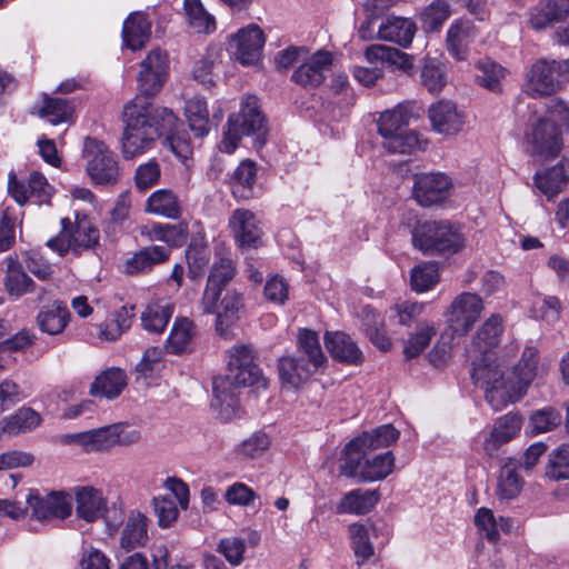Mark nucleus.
Listing matches in <instances>:
<instances>
[{"label": "nucleus", "mask_w": 569, "mask_h": 569, "mask_svg": "<svg viewBox=\"0 0 569 569\" xmlns=\"http://www.w3.org/2000/svg\"><path fill=\"white\" fill-rule=\"evenodd\" d=\"M123 132L121 152L124 159H133L149 151L162 136L179 157L190 152L189 143L173 136L178 118L171 110L152 104L148 98L137 96L127 103L122 112Z\"/></svg>", "instance_id": "obj_1"}, {"label": "nucleus", "mask_w": 569, "mask_h": 569, "mask_svg": "<svg viewBox=\"0 0 569 569\" xmlns=\"http://www.w3.org/2000/svg\"><path fill=\"white\" fill-rule=\"evenodd\" d=\"M234 273L231 260L221 259L214 263L200 300L202 312L216 316V331L222 337L228 336L229 329L239 320L240 311L244 307L242 293L229 287Z\"/></svg>", "instance_id": "obj_2"}, {"label": "nucleus", "mask_w": 569, "mask_h": 569, "mask_svg": "<svg viewBox=\"0 0 569 569\" xmlns=\"http://www.w3.org/2000/svg\"><path fill=\"white\" fill-rule=\"evenodd\" d=\"M266 132L264 117L259 109L258 98L248 96L242 100L239 113L229 117L220 149L226 153H232L241 138L251 134H256L259 143L262 144Z\"/></svg>", "instance_id": "obj_3"}, {"label": "nucleus", "mask_w": 569, "mask_h": 569, "mask_svg": "<svg viewBox=\"0 0 569 569\" xmlns=\"http://www.w3.org/2000/svg\"><path fill=\"white\" fill-rule=\"evenodd\" d=\"M413 246L425 254H453L465 244L458 228L449 221H425L412 232Z\"/></svg>", "instance_id": "obj_4"}, {"label": "nucleus", "mask_w": 569, "mask_h": 569, "mask_svg": "<svg viewBox=\"0 0 569 569\" xmlns=\"http://www.w3.org/2000/svg\"><path fill=\"white\" fill-rule=\"evenodd\" d=\"M523 141L527 152L539 161L556 158L563 146L562 131L550 118L541 116L529 120Z\"/></svg>", "instance_id": "obj_5"}, {"label": "nucleus", "mask_w": 569, "mask_h": 569, "mask_svg": "<svg viewBox=\"0 0 569 569\" xmlns=\"http://www.w3.org/2000/svg\"><path fill=\"white\" fill-rule=\"evenodd\" d=\"M99 230L86 214L77 213L74 221L69 218L61 219L60 232L47 241V246L59 256H64L69 250L78 252L90 249L99 241Z\"/></svg>", "instance_id": "obj_6"}, {"label": "nucleus", "mask_w": 569, "mask_h": 569, "mask_svg": "<svg viewBox=\"0 0 569 569\" xmlns=\"http://www.w3.org/2000/svg\"><path fill=\"white\" fill-rule=\"evenodd\" d=\"M227 375L218 379H228L237 386L253 387L266 390L268 380L254 363V352L249 345H236L228 349Z\"/></svg>", "instance_id": "obj_7"}, {"label": "nucleus", "mask_w": 569, "mask_h": 569, "mask_svg": "<svg viewBox=\"0 0 569 569\" xmlns=\"http://www.w3.org/2000/svg\"><path fill=\"white\" fill-rule=\"evenodd\" d=\"M86 170L96 184H114L120 178V167L116 154L103 142L94 138H86L82 150Z\"/></svg>", "instance_id": "obj_8"}, {"label": "nucleus", "mask_w": 569, "mask_h": 569, "mask_svg": "<svg viewBox=\"0 0 569 569\" xmlns=\"http://www.w3.org/2000/svg\"><path fill=\"white\" fill-rule=\"evenodd\" d=\"M367 452L345 449L341 473L361 481H378L387 478L393 470L395 457L390 451L365 459Z\"/></svg>", "instance_id": "obj_9"}, {"label": "nucleus", "mask_w": 569, "mask_h": 569, "mask_svg": "<svg viewBox=\"0 0 569 569\" xmlns=\"http://www.w3.org/2000/svg\"><path fill=\"white\" fill-rule=\"evenodd\" d=\"M451 178L442 172L417 174L412 187L415 200L421 207H432L445 202L451 194Z\"/></svg>", "instance_id": "obj_10"}, {"label": "nucleus", "mask_w": 569, "mask_h": 569, "mask_svg": "<svg viewBox=\"0 0 569 569\" xmlns=\"http://www.w3.org/2000/svg\"><path fill=\"white\" fill-rule=\"evenodd\" d=\"M561 87V80L557 61L540 59L532 63L526 74L523 92L531 98H541L557 92Z\"/></svg>", "instance_id": "obj_11"}, {"label": "nucleus", "mask_w": 569, "mask_h": 569, "mask_svg": "<svg viewBox=\"0 0 569 569\" xmlns=\"http://www.w3.org/2000/svg\"><path fill=\"white\" fill-rule=\"evenodd\" d=\"M483 309L482 299L477 293L462 292L448 308V321L455 332L466 335L478 321Z\"/></svg>", "instance_id": "obj_12"}, {"label": "nucleus", "mask_w": 569, "mask_h": 569, "mask_svg": "<svg viewBox=\"0 0 569 569\" xmlns=\"http://www.w3.org/2000/svg\"><path fill=\"white\" fill-rule=\"evenodd\" d=\"M168 71V56L160 48L152 49L140 63L138 86L140 96L148 98L162 87Z\"/></svg>", "instance_id": "obj_13"}, {"label": "nucleus", "mask_w": 569, "mask_h": 569, "mask_svg": "<svg viewBox=\"0 0 569 569\" xmlns=\"http://www.w3.org/2000/svg\"><path fill=\"white\" fill-rule=\"evenodd\" d=\"M27 505L31 509V516L40 521L66 519L71 515L70 497L62 491L40 496L37 490L31 489L27 496Z\"/></svg>", "instance_id": "obj_14"}, {"label": "nucleus", "mask_w": 569, "mask_h": 569, "mask_svg": "<svg viewBox=\"0 0 569 569\" xmlns=\"http://www.w3.org/2000/svg\"><path fill=\"white\" fill-rule=\"evenodd\" d=\"M229 228L240 248L256 249L261 244L263 232L252 211L236 209L229 218Z\"/></svg>", "instance_id": "obj_15"}, {"label": "nucleus", "mask_w": 569, "mask_h": 569, "mask_svg": "<svg viewBox=\"0 0 569 569\" xmlns=\"http://www.w3.org/2000/svg\"><path fill=\"white\" fill-rule=\"evenodd\" d=\"M264 36L254 24L239 30L232 36L229 47L234 58L242 64H252L260 58Z\"/></svg>", "instance_id": "obj_16"}, {"label": "nucleus", "mask_w": 569, "mask_h": 569, "mask_svg": "<svg viewBox=\"0 0 569 569\" xmlns=\"http://www.w3.org/2000/svg\"><path fill=\"white\" fill-rule=\"evenodd\" d=\"M332 61L329 51L318 50L293 71L291 80L306 89L317 88L325 81V73L331 68Z\"/></svg>", "instance_id": "obj_17"}, {"label": "nucleus", "mask_w": 569, "mask_h": 569, "mask_svg": "<svg viewBox=\"0 0 569 569\" xmlns=\"http://www.w3.org/2000/svg\"><path fill=\"white\" fill-rule=\"evenodd\" d=\"M428 117L432 129L445 136L457 134L465 126V114L450 100H439L432 103L429 107Z\"/></svg>", "instance_id": "obj_18"}, {"label": "nucleus", "mask_w": 569, "mask_h": 569, "mask_svg": "<svg viewBox=\"0 0 569 569\" xmlns=\"http://www.w3.org/2000/svg\"><path fill=\"white\" fill-rule=\"evenodd\" d=\"M228 379H213L212 407L218 411L220 419L230 421L241 416L242 409L239 400V388Z\"/></svg>", "instance_id": "obj_19"}, {"label": "nucleus", "mask_w": 569, "mask_h": 569, "mask_svg": "<svg viewBox=\"0 0 569 569\" xmlns=\"http://www.w3.org/2000/svg\"><path fill=\"white\" fill-rule=\"evenodd\" d=\"M477 36L478 30L471 21L463 19L453 21L446 36V48L449 54L458 61L467 60L469 46Z\"/></svg>", "instance_id": "obj_20"}, {"label": "nucleus", "mask_w": 569, "mask_h": 569, "mask_svg": "<svg viewBox=\"0 0 569 569\" xmlns=\"http://www.w3.org/2000/svg\"><path fill=\"white\" fill-rule=\"evenodd\" d=\"M416 31V23L411 19L391 16L378 27L377 38L407 48L411 44Z\"/></svg>", "instance_id": "obj_21"}, {"label": "nucleus", "mask_w": 569, "mask_h": 569, "mask_svg": "<svg viewBox=\"0 0 569 569\" xmlns=\"http://www.w3.org/2000/svg\"><path fill=\"white\" fill-rule=\"evenodd\" d=\"M399 438V431L391 425H382L371 431L363 432L361 436L351 440L346 449L358 450L362 452L373 451L380 448L389 447Z\"/></svg>", "instance_id": "obj_22"}, {"label": "nucleus", "mask_w": 569, "mask_h": 569, "mask_svg": "<svg viewBox=\"0 0 569 569\" xmlns=\"http://www.w3.org/2000/svg\"><path fill=\"white\" fill-rule=\"evenodd\" d=\"M325 346L331 357L340 362L359 365L363 359L357 343L343 332H326Z\"/></svg>", "instance_id": "obj_23"}, {"label": "nucleus", "mask_w": 569, "mask_h": 569, "mask_svg": "<svg viewBox=\"0 0 569 569\" xmlns=\"http://www.w3.org/2000/svg\"><path fill=\"white\" fill-rule=\"evenodd\" d=\"M278 368L281 386L288 390L298 389L316 371L303 358L293 356L282 357Z\"/></svg>", "instance_id": "obj_24"}, {"label": "nucleus", "mask_w": 569, "mask_h": 569, "mask_svg": "<svg viewBox=\"0 0 569 569\" xmlns=\"http://www.w3.org/2000/svg\"><path fill=\"white\" fill-rule=\"evenodd\" d=\"M536 187L552 199L569 184V162L561 160L552 168L535 174Z\"/></svg>", "instance_id": "obj_25"}, {"label": "nucleus", "mask_w": 569, "mask_h": 569, "mask_svg": "<svg viewBox=\"0 0 569 569\" xmlns=\"http://www.w3.org/2000/svg\"><path fill=\"white\" fill-rule=\"evenodd\" d=\"M170 250L163 246H149L140 249L124 263V271L128 274L149 272L154 266L167 261Z\"/></svg>", "instance_id": "obj_26"}, {"label": "nucleus", "mask_w": 569, "mask_h": 569, "mask_svg": "<svg viewBox=\"0 0 569 569\" xmlns=\"http://www.w3.org/2000/svg\"><path fill=\"white\" fill-rule=\"evenodd\" d=\"M522 419L517 413H507L500 417L483 442L485 450L492 455L501 445L509 442L521 429Z\"/></svg>", "instance_id": "obj_27"}, {"label": "nucleus", "mask_w": 569, "mask_h": 569, "mask_svg": "<svg viewBox=\"0 0 569 569\" xmlns=\"http://www.w3.org/2000/svg\"><path fill=\"white\" fill-rule=\"evenodd\" d=\"M41 416L30 407H21L14 413L0 420V437H13L30 432L40 426Z\"/></svg>", "instance_id": "obj_28"}, {"label": "nucleus", "mask_w": 569, "mask_h": 569, "mask_svg": "<svg viewBox=\"0 0 569 569\" xmlns=\"http://www.w3.org/2000/svg\"><path fill=\"white\" fill-rule=\"evenodd\" d=\"M151 23L143 12L131 13L123 22L122 39L126 46L136 51L150 39Z\"/></svg>", "instance_id": "obj_29"}, {"label": "nucleus", "mask_w": 569, "mask_h": 569, "mask_svg": "<svg viewBox=\"0 0 569 569\" xmlns=\"http://www.w3.org/2000/svg\"><path fill=\"white\" fill-rule=\"evenodd\" d=\"M126 386V372L119 368H109L96 377L90 386V395L114 399L120 396Z\"/></svg>", "instance_id": "obj_30"}, {"label": "nucleus", "mask_w": 569, "mask_h": 569, "mask_svg": "<svg viewBox=\"0 0 569 569\" xmlns=\"http://www.w3.org/2000/svg\"><path fill=\"white\" fill-rule=\"evenodd\" d=\"M365 57L370 63H388L405 72H410L413 68L412 56L385 44L369 46L365 51Z\"/></svg>", "instance_id": "obj_31"}, {"label": "nucleus", "mask_w": 569, "mask_h": 569, "mask_svg": "<svg viewBox=\"0 0 569 569\" xmlns=\"http://www.w3.org/2000/svg\"><path fill=\"white\" fill-rule=\"evenodd\" d=\"M77 513L86 521H93L106 510V500L100 490L93 487L76 489Z\"/></svg>", "instance_id": "obj_32"}, {"label": "nucleus", "mask_w": 569, "mask_h": 569, "mask_svg": "<svg viewBox=\"0 0 569 569\" xmlns=\"http://www.w3.org/2000/svg\"><path fill=\"white\" fill-rule=\"evenodd\" d=\"M148 539V518L140 511H132L122 530L121 548L130 551L143 547Z\"/></svg>", "instance_id": "obj_33"}, {"label": "nucleus", "mask_w": 569, "mask_h": 569, "mask_svg": "<svg viewBox=\"0 0 569 569\" xmlns=\"http://www.w3.org/2000/svg\"><path fill=\"white\" fill-rule=\"evenodd\" d=\"M70 320V312L63 302L54 301L44 306L37 317L41 331L54 336L61 333Z\"/></svg>", "instance_id": "obj_34"}, {"label": "nucleus", "mask_w": 569, "mask_h": 569, "mask_svg": "<svg viewBox=\"0 0 569 569\" xmlns=\"http://www.w3.org/2000/svg\"><path fill=\"white\" fill-rule=\"evenodd\" d=\"M66 438L68 442L80 446L86 452L109 451L112 448L110 426L68 435Z\"/></svg>", "instance_id": "obj_35"}, {"label": "nucleus", "mask_w": 569, "mask_h": 569, "mask_svg": "<svg viewBox=\"0 0 569 569\" xmlns=\"http://www.w3.org/2000/svg\"><path fill=\"white\" fill-rule=\"evenodd\" d=\"M486 399L495 410H501L510 402L518 401L526 391L511 378L485 387Z\"/></svg>", "instance_id": "obj_36"}, {"label": "nucleus", "mask_w": 569, "mask_h": 569, "mask_svg": "<svg viewBox=\"0 0 569 569\" xmlns=\"http://www.w3.org/2000/svg\"><path fill=\"white\" fill-rule=\"evenodd\" d=\"M379 501L377 490L355 489L346 493L337 506L339 513L363 515L369 512Z\"/></svg>", "instance_id": "obj_37"}, {"label": "nucleus", "mask_w": 569, "mask_h": 569, "mask_svg": "<svg viewBox=\"0 0 569 569\" xmlns=\"http://www.w3.org/2000/svg\"><path fill=\"white\" fill-rule=\"evenodd\" d=\"M257 166L251 160H244L236 168L231 179V191L236 198L250 199L254 196Z\"/></svg>", "instance_id": "obj_38"}, {"label": "nucleus", "mask_w": 569, "mask_h": 569, "mask_svg": "<svg viewBox=\"0 0 569 569\" xmlns=\"http://www.w3.org/2000/svg\"><path fill=\"white\" fill-rule=\"evenodd\" d=\"M146 211L168 219H178L181 214V206L171 190L160 189L147 199Z\"/></svg>", "instance_id": "obj_39"}, {"label": "nucleus", "mask_w": 569, "mask_h": 569, "mask_svg": "<svg viewBox=\"0 0 569 569\" xmlns=\"http://www.w3.org/2000/svg\"><path fill=\"white\" fill-rule=\"evenodd\" d=\"M539 367V351L533 346H526L519 362L513 367L512 377H510L525 391L535 380Z\"/></svg>", "instance_id": "obj_40"}, {"label": "nucleus", "mask_w": 569, "mask_h": 569, "mask_svg": "<svg viewBox=\"0 0 569 569\" xmlns=\"http://www.w3.org/2000/svg\"><path fill=\"white\" fill-rule=\"evenodd\" d=\"M503 331L502 318L500 315H491L478 329L472 346L481 353L486 355L489 350L498 346Z\"/></svg>", "instance_id": "obj_41"}, {"label": "nucleus", "mask_w": 569, "mask_h": 569, "mask_svg": "<svg viewBox=\"0 0 569 569\" xmlns=\"http://www.w3.org/2000/svg\"><path fill=\"white\" fill-rule=\"evenodd\" d=\"M411 112L408 106L398 104L392 110L381 113L378 120V132L382 139L407 130Z\"/></svg>", "instance_id": "obj_42"}, {"label": "nucleus", "mask_w": 569, "mask_h": 569, "mask_svg": "<svg viewBox=\"0 0 569 569\" xmlns=\"http://www.w3.org/2000/svg\"><path fill=\"white\" fill-rule=\"evenodd\" d=\"M437 335V328L431 321H421L416 326L405 343L403 353L411 359L421 355Z\"/></svg>", "instance_id": "obj_43"}, {"label": "nucleus", "mask_w": 569, "mask_h": 569, "mask_svg": "<svg viewBox=\"0 0 569 569\" xmlns=\"http://www.w3.org/2000/svg\"><path fill=\"white\" fill-rule=\"evenodd\" d=\"M184 113L190 130L197 138H202L209 132V111L207 102L200 97H193L187 101Z\"/></svg>", "instance_id": "obj_44"}, {"label": "nucleus", "mask_w": 569, "mask_h": 569, "mask_svg": "<svg viewBox=\"0 0 569 569\" xmlns=\"http://www.w3.org/2000/svg\"><path fill=\"white\" fill-rule=\"evenodd\" d=\"M152 562L146 555L136 552L127 557L119 569H167L168 568V549L166 546H153L151 549Z\"/></svg>", "instance_id": "obj_45"}, {"label": "nucleus", "mask_w": 569, "mask_h": 569, "mask_svg": "<svg viewBox=\"0 0 569 569\" xmlns=\"http://www.w3.org/2000/svg\"><path fill=\"white\" fill-rule=\"evenodd\" d=\"M194 337V325L187 318H179L174 321L173 327L167 340V350L171 353H181L187 351Z\"/></svg>", "instance_id": "obj_46"}, {"label": "nucleus", "mask_w": 569, "mask_h": 569, "mask_svg": "<svg viewBox=\"0 0 569 569\" xmlns=\"http://www.w3.org/2000/svg\"><path fill=\"white\" fill-rule=\"evenodd\" d=\"M522 488V479L517 472L513 462L505 463L500 469L496 495L499 499L510 500L516 498Z\"/></svg>", "instance_id": "obj_47"}, {"label": "nucleus", "mask_w": 569, "mask_h": 569, "mask_svg": "<svg viewBox=\"0 0 569 569\" xmlns=\"http://www.w3.org/2000/svg\"><path fill=\"white\" fill-rule=\"evenodd\" d=\"M421 84L431 93H439L447 84V69L436 59H425L421 72Z\"/></svg>", "instance_id": "obj_48"}, {"label": "nucleus", "mask_w": 569, "mask_h": 569, "mask_svg": "<svg viewBox=\"0 0 569 569\" xmlns=\"http://www.w3.org/2000/svg\"><path fill=\"white\" fill-rule=\"evenodd\" d=\"M451 16V8L446 0H433L420 13L422 28L428 32H437Z\"/></svg>", "instance_id": "obj_49"}, {"label": "nucleus", "mask_w": 569, "mask_h": 569, "mask_svg": "<svg viewBox=\"0 0 569 569\" xmlns=\"http://www.w3.org/2000/svg\"><path fill=\"white\" fill-rule=\"evenodd\" d=\"M184 12L189 26L198 33H210L216 29L214 18L203 8L200 0H184Z\"/></svg>", "instance_id": "obj_50"}, {"label": "nucleus", "mask_w": 569, "mask_h": 569, "mask_svg": "<svg viewBox=\"0 0 569 569\" xmlns=\"http://www.w3.org/2000/svg\"><path fill=\"white\" fill-rule=\"evenodd\" d=\"M299 349L307 356V362L318 370L325 362L326 357L321 350L319 337L316 331L300 329L298 335Z\"/></svg>", "instance_id": "obj_51"}, {"label": "nucleus", "mask_w": 569, "mask_h": 569, "mask_svg": "<svg viewBox=\"0 0 569 569\" xmlns=\"http://www.w3.org/2000/svg\"><path fill=\"white\" fill-rule=\"evenodd\" d=\"M479 73L476 79L478 84L490 91H499L501 80L506 77V69L497 62L486 58L476 63Z\"/></svg>", "instance_id": "obj_52"}, {"label": "nucleus", "mask_w": 569, "mask_h": 569, "mask_svg": "<svg viewBox=\"0 0 569 569\" xmlns=\"http://www.w3.org/2000/svg\"><path fill=\"white\" fill-rule=\"evenodd\" d=\"M6 289L10 296L21 297L33 289L32 279L12 259L8 262Z\"/></svg>", "instance_id": "obj_53"}, {"label": "nucleus", "mask_w": 569, "mask_h": 569, "mask_svg": "<svg viewBox=\"0 0 569 569\" xmlns=\"http://www.w3.org/2000/svg\"><path fill=\"white\" fill-rule=\"evenodd\" d=\"M471 377L482 388L505 380L499 366L490 357L482 355L479 362L473 361Z\"/></svg>", "instance_id": "obj_54"}, {"label": "nucleus", "mask_w": 569, "mask_h": 569, "mask_svg": "<svg viewBox=\"0 0 569 569\" xmlns=\"http://www.w3.org/2000/svg\"><path fill=\"white\" fill-rule=\"evenodd\" d=\"M562 416L557 409L545 407L531 413L529 418L530 432L532 435H539L552 431L560 426Z\"/></svg>", "instance_id": "obj_55"}, {"label": "nucleus", "mask_w": 569, "mask_h": 569, "mask_svg": "<svg viewBox=\"0 0 569 569\" xmlns=\"http://www.w3.org/2000/svg\"><path fill=\"white\" fill-rule=\"evenodd\" d=\"M546 475L555 481L569 479V443H563L549 453Z\"/></svg>", "instance_id": "obj_56"}, {"label": "nucleus", "mask_w": 569, "mask_h": 569, "mask_svg": "<svg viewBox=\"0 0 569 569\" xmlns=\"http://www.w3.org/2000/svg\"><path fill=\"white\" fill-rule=\"evenodd\" d=\"M141 234L150 241H163L169 246H178L182 241V230L177 226L151 223L141 227Z\"/></svg>", "instance_id": "obj_57"}, {"label": "nucleus", "mask_w": 569, "mask_h": 569, "mask_svg": "<svg viewBox=\"0 0 569 569\" xmlns=\"http://www.w3.org/2000/svg\"><path fill=\"white\" fill-rule=\"evenodd\" d=\"M411 287L417 292H426L439 282V270L436 263L425 262L411 270Z\"/></svg>", "instance_id": "obj_58"}, {"label": "nucleus", "mask_w": 569, "mask_h": 569, "mask_svg": "<svg viewBox=\"0 0 569 569\" xmlns=\"http://www.w3.org/2000/svg\"><path fill=\"white\" fill-rule=\"evenodd\" d=\"M170 318L171 310L168 306H148L141 316L142 327L151 333H160L167 327Z\"/></svg>", "instance_id": "obj_59"}, {"label": "nucleus", "mask_w": 569, "mask_h": 569, "mask_svg": "<svg viewBox=\"0 0 569 569\" xmlns=\"http://www.w3.org/2000/svg\"><path fill=\"white\" fill-rule=\"evenodd\" d=\"M73 108L69 101L59 98H46L40 116L47 118L52 124L67 122L71 119Z\"/></svg>", "instance_id": "obj_60"}, {"label": "nucleus", "mask_w": 569, "mask_h": 569, "mask_svg": "<svg viewBox=\"0 0 569 569\" xmlns=\"http://www.w3.org/2000/svg\"><path fill=\"white\" fill-rule=\"evenodd\" d=\"M383 148L391 153H411L419 147L418 134L411 130L387 137L382 142Z\"/></svg>", "instance_id": "obj_61"}, {"label": "nucleus", "mask_w": 569, "mask_h": 569, "mask_svg": "<svg viewBox=\"0 0 569 569\" xmlns=\"http://www.w3.org/2000/svg\"><path fill=\"white\" fill-rule=\"evenodd\" d=\"M349 533L356 557L361 558L362 561L368 560L373 555L368 528L361 523H352L349 527Z\"/></svg>", "instance_id": "obj_62"}, {"label": "nucleus", "mask_w": 569, "mask_h": 569, "mask_svg": "<svg viewBox=\"0 0 569 569\" xmlns=\"http://www.w3.org/2000/svg\"><path fill=\"white\" fill-rule=\"evenodd\" d=\"M154 515L158 518V525L161 528H168L173 523L179 515L174 501L167 496H157L152 499Z\"/></svg>", "instance_id": "obj_63"}, {"label": "nucleus", "mask_w": 569, "mask_h": 569, "mask_svg": "<svg viewBox=\"0 0 569 569\" xmlns=\"http://www.w3.org/2000/svg\"><path fill=\"white\" fill-rule=\"evenodd\" d=\"M550 118L562 131L569 132V102L555 98L546 104V113L542 116Z\"/></svg>", "instance_id": "obj_64"}]
</instances>
